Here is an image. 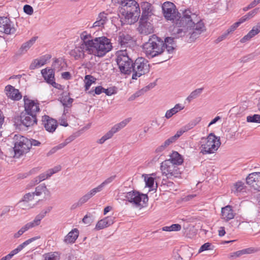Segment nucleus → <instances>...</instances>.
<instances>
[{
  "mask_svg": "<svg viewBox=\"0 0 260 260\" xmlns=\"http://www.w3.org/2000/svg\"><path fill=\"white\" fill-rule=\"evenodd\" d=\"M139 23L138 30L141 34L146 35L153 31V26L147 19L140 18Z\"/></svg>",
  "mask_w": 260,
  "mask_h": 260,
  "instance_id": "22",
  "label": "nucleus"
},
{
  "mask_svg": "<svg viewBox=\"0 0 260 260\" xmlns=\"http://www.w3.org/2000/svg\"><path fill=\"white\" fill-rule=\"evenodd\" d=\"M78 236V230L77 229H74L70 232L65 237L64 242L68 244L74 243Z\"/></svg>",
  "mask_w": 260,
  "mask_h": 260,
  "instance_id": "30",
  "label": "nucleus"
},
{
  "mask_svg": "<svg viewBox=\"0 0 260 260\" xmlns=\"http://www.w3.org/2000/svg\"><path fill=\"white\" fill-rule=\"evenodd\" d=\"M36 37H33L28 41L23 43L20 48L21 53H25L35 43L36 41Z\"/></svg>",
  "mask_w": 260,
  "mask_h": 260,
  "instance_id": "36",
  "label": "nucleus"
},
{
  "mask_svg": "<svg viewBox=\"0 0 260 260\" xmlns=\"http://www.w3.org/2000/svg\"><path fill=\"white\" fill-rule=\"evenodd\" d=\"M16 31L14 24L9 18L0 16V32L11 35L14 34Z\"/></svg>",
  "mask_w": 260,
  "mask_h": 260,
  "instance_id": "11",
  "label": "nucleus"
},
{
  "mask_svg": "<svg viewBox=\"0 0 260 260\" xmlns=\"http://www.w3.org/2000/svg\"><path fill=\"white\" fill-rule=\"evenodd\" d=\"M253 250L248 248L245 249H243L242 250L237 251L233 253H231L229 255V257L232 259H235L240 256L245 254V253H250L252 252Z\"/></svg>",
  "mask_w": 260,
  "mask_h": 260,
  "instance_id": "38",
  "label": "nucleus"
},
{
  "mask_svg": "<svg viewBox=\"0 0 260 260\" xmlns=\"http://www.w3.org/2000/svg\"><path fill=\"white\" fill-rule=\"evenodd\" d=\"M30 229V228L28 224L26 223L14 234V237L15 238H18L20 237L24 232L28 231Z\"/></svg>",
  "mask_w": 260,
  "mask_h": 260,
  "instance_id": "47",
  "label": "nucleus"
},
{
  "mask_svg": "<svg viewBox=\"0 0 260 260\" xmlns=\"http://www.w3.org/2000/svg\"><path fill=\"white\" fill-rule=\"evenodd\" d=\"M116 62L121 73L128 75L132 73L134 62L126 49L117 52Z\"/></svg>",
  "mask_w": 260,
  "mask_h": 260,
  "instance_id": "6",
  "label": "nucleus"
},
{
  "mask_svg": "<svg viewBox=\"0 0 260 260\" xmlns=\"http://www.w3.org/2000/svg\"><path fill=\"white\" fill-rule=\"evenodd\" d=\"M201 121V118L198 117L195 119L191 121L188 124L183 126L179 131H178L176 134L172 136L174 139L176 141L184 133L188 131L194 127L200 121Z\"/></svg>",
  "mask_w": 260,
  "mask_h": 260,
  "instance_id": "21",
  "label": "nucleus"
},
{
  "mask_svg": "<svg viewBox=\"0 0 260 260\" xmlns=\"http://www.w3.org/2000/svg\"><path fill=\"white\" fill-rule=\"evenodd\" d=\"M167 160H170L172 162L173 164L180 165L183 162V158L181 155L176 151H174L170 155V158Z\"/></svg>",
  "mask_w": 260,
  "mask_h": 260,
  "instance_id": "35",
  "label": "nucleus"
},
{
  "mask_svg": "<svg viewBox=\"0 0 260 260\" xmlns=\"http://www.w3.org/2000/svg\"><path fill=\"white\" fill-rule=\"evenodd\" d=\"M43 77L46 82L52 85V86L56 87V83L55 82L54 72L52 69H45L41 71Z\"/></svg>",
  "mask_w": 260,
  "mask_h": 260,
  "instance_id": "23",
  "label": "nucleus"
},
{
  "mask_svg": "<svg viewBox=\"0 0 260 260\" xmlns=\"http://www.w3.org/2000/svg\"><path fill=\"white\" fill-rule=\"evenodd\" d=\"M20 121L21 123L26 127L33 126L37 123L36 115L26 112L21 113L20 115Z\"/></svg>",
  "mask_w": 260,
  "mask_h": 260,
  "instance_id": "18",
  "label": "nucleus"
},
{
  "mask_svg": "<svg viewBox=\"0 0 260 260\" xmlns=\"http://www.w3.org/2000/svg\"><path fill=\"white\" fill-rule=\"evenodd\" d=\"M45 216V213L42 212L37 215L34 220L31 222L27 223L29 226L31 228H34L40 224L41 220Z\"/></svg>",
  "mask_w": 260,
  "mask_h": 260,
  "instance_id": "37",
  "label": "nucleus"
},
{
  "mask_svg": "<svg viewBox=\"0 0 260 260\" xmlns=\"http://www.w3.org/2000/svg\"><path fill=\"white\" fill-rule=\"evenodd\" d=\"M235 214L232 207L230 205H227L221 208V218L226 222L233 219Z\"/></svg>",
  "mask_w": 260,
  "mask_h": 260,
  "instance_id": "24",
  "label": "nucleus"
},
{
  "mask_svg": "<svg viewBox=\"0 0 260 260\" xmlns=\"http://www.w3.org/2000/svg\"><path fill=\"white\" fill-rule=\"evenodd\" d=\"M14 147L13 148L15 156L19 157L21 155L29 150V139L21 135H15L14 138Z\"/></svg>",
  "mask_w": 260,
  "mask_h": 260,
  "instance_id": "8",
  "label": "nucleus"
},
{
  "mask_svg": "<svg viewBox=\"0 0 260 260\" xmlns=\"http://www.w3.org/2000/svg\"><path fill=\"white\" fill-rule=\"evenodd\" d=\"M201 121V118L198 117L195 119L191 121L188 124L183 126L179 131H178L176 134L172 136L174 139L176 141L184 133L188 131L194 127L200 121Z\"/></svg>",
  "mask_w": 260,
  "mask_h": 260,
  "instance_id": "20",
  "label": "nucleus"
},
{
  "mask_svg": "<svg viewBox=\"0 0 260 260\" xmlns=\"http://www.w3.org/2000/svg\"><path fill=\"white\" fill-rule=\"evenodd\" d=\"M34 193L35 196H40L42 193L49 194L50 192L45 184H42L36 187L35 191Z\"/></svg>",
  "mask_w": 260,
  "mask_h": 260,
  "instance_id": "39",
  "label": "nucleus"
},
{
  "mask_svg": "<svg viewBox=\"0 0 260 260\" xmlns=\"http://www.w3.org/2000/svg\"><path fill=\"white\" fill-rule=\"evenodd\" d=\"M117 41L121 48H130L131 45L133 44L132 37L125 32H120L119 33Z\"/></svg>",
  "mask_w": 260,
  "mask_h": 260,
  "instance_id": "17",
  "label": "nucleus"
},
{
  "mask_svg": "<svg viewBox=\"0 0 260 260\" xmlns=\"http://www.w3.org/2000/svg\"><path fill=\"white\" fill-rule=\"evenodd\" d=\"M247 184L254 186V183L258 187V190L260 191V172H254L252 173L247 177L246 178Z\"/></svg>",
  "mask_w": 260,
  "mask_h": 260,
  "instance_id": "27",
  "label": "nucleus"
},
{
  "mask_svg": "<svg viewBox=\"0 0 260 260\" xmlns=\"http://www.w3.org/2000/svg\"><path fill=\"white\" fill-rule=\"evenodd\" d=\"M142 13L140 18L148 19L149 17L153 15V7L152 5L147 2H143L141 4Z\"/></svg>",
  "mask_w": 260,
  "mask_h": 260,
  "instance_id": "25",
  "label": "nucleus"
},
{
  "mask_svg": "<svg viewBox=\"0 0 260 260\" xmlns=\"http://www.w3.org/2000/svg\"><path fill=\"white\" fill-rule=\"evenodd\" d=\"M50 58L51 56L50 55L46 54L41 56L39 58L33 60L29 66V69L34 70L36 68H40L46 64Z\"/></svg>",
  "mask_w": 260,
  "mask_h": 260,
  "instance_id": "26",
  "label": "nucleus"
},
{
  "mask_svg": "<svg viewBox=\"0 0 260 260\" xmlns=\"http://www.w3.org/2000/svg\"><path fill=\"white\" fill-rule=\"evenodd\" d=\"M114 218L111 216H107L99 220L96 224L95 229L100 230L107 228L114 223Z\"/></svg>",
  "mask_w": 260,
  "mask_h": 260,
  "instance_id": "28",
  "label": "nucleus"
},
{
  "mask_svg": "<svg viewBox=\"0 0 260 260\" xmlns=\"http://www.w3.org/2000/svg\"><path fill=\"white\" fill-rule=\"evenodd\" d=\"M242 23L240 22V21L239 20V21L235 23H234L231 26V27L227 29L226 31L227 32V34L229 35L234 31L239 26L240 24Z\"/></svg>",
  "mask_w": 260,
  "mask_h": 260,
  "instance_id": "55",
  "label": "nucleus"
},
{
  "mask_svg": "<svg viewBox=\"0 0 260 260\" xmlns=\"http://www.w3.org/2000/svg\"><path fill=\"white\" fill-rule=\"evenodd\" d=\"M195 14H191L189 11L185 10L183 14V16L178 19L175 20V22L176 26L180 28H178L176 30V34L178 37L184 36L187 32L188 28L190 29L194 25V18H196Z\"/></svg>",
  "mask_w": 260,
  "mask_h": 260,
  "instance_id": "4",
  "label": "nucleus"
},
{
  "mask_svg": "<svg viewBox=\"0 0 260 260\" xmlns=\"http://www.w3.org/2000/svg\"><path fill=\"white\" fill-rule=\"evenodd\" d=\"M149 71L150 65L148 61L143 57H138L135 60L133 65L132 79L137 80L138 78L148 73Z\"/></svg>",
  "mask_w": 260,
  "mask_h": 260,
  "instance_id": "7",
  "label": "nucleus"
},
{
  "mask_svg": "<svg viewBox=\"0 0 260 260\" xmlns=\"http://www.w3.org/2000/svg\"><path fill=\"white\" fill-rule=\"evenodd\" d=\"M24 112L36 115L37 112H39V104L34 101L29 100L26 96H24Z\"/></svg>",
  "mask_w": 260,
  "mask_h": 260,
  "instance_id": "14",
  "label": "nucleus"
},
{
  "mask_svg": "<svg viewBox=\"0 0 260 260\" xmlns=\"http://www.w3.org/2000/svg\"><path fill=\"white\" fill-rule=\"evenodd\" d=\"M189 34L190 35V40L191 41H194L201 34L199 31H197L194 30H193V31L191 32H189Z\"/></svg>",
  "mask_w": 260,
  "mask_h": 260,
  "instance_id": "57",
  "label": "nucleus"
},
{
  "mask_svg": "<svg viewBox=\"0 0 260 260\" xmlns=\"http://www.w3.org/2000/svg\"><path fill=\"white\" fill-rule=\"evenodd\" d=\"M184 108V107L180 104H177L175 105V106L173 108L167 111L165 114V117L167 119L170 118L174 115H175L178 112L180 111L181 110H183Z\"/></svg>",
  "mask_w": 260,
  "mask_h": 260,
  "instance_id": "33",
  "label": "nucleus"
},
{
  "mask_svg": "<svg viewBox=\"0 0 260 260\" xmlns=\"http://www.w3.org/2000/svg\"><path fill=\"white\" fill-rule=\"evenodd\" d=\"M96 79L91 75H86L85 77V90L89 89L92 83H94Z\"/></svg>",
  "mask_w": 260,
  "mask_h": 260,
  "instance_id": "42",
  "label": "nucleus"
},
{
  "mask_svg": "<svg viewBox=\"0 0 260 260\" xmlns=\"http://www.w3.org/2000/svg\"><path fill=\"white\" fill-rule=\"evenodd\" d=\"M75 136H71L70 137H69V138L66 139L63 143H60V144L61 145V146H62V147L63 148L67 144H68L70 142H72L75 139Z\"/></svg>",
  "mask_w": 260,
  "mask_h": 260,
  "instance_id": "61",
  "label": "nucleus"
},
{
  "mask_svg": "<svg viewBox=\"0 0 260 260\" xmlns=\"http://www.w3.org/2000/svg\"><path fill=\"white\" fill-rule=\"evenodd\" d=\"M203 90V88H198L192 91L189 95L186 98L188 102H190L192 100L196 99L202 93Z\"/></svg>",
  "mask_w": 260,
  "mask_h": 260,
  "instance_id": "41",
  "label": "nucleus"
},
{
  "mask_svg": "<svg viewBox=\"0 0 260 260\" xmlns=\"http://www.w3.org/2000/svg\"><path fill=\"white\" fill-rule=\"evenodd\" d=\"M85 53L91 54L90 48L86 47V45L80 44L70 51V55L76 60L83 59L85 56Z\"/></svg>",
  "mask_w": 260,
  "mask_h": 260,
  "instance_id": "13",
  "label": "nucleus"
},
{
  "mask_svg": "<svg viewBox=\"0 0 260 260\" xmlns=\"http://www.w3.org/2000/svg\"><path fill=\"white\" fill-rule=\"evenodd\" d=\"M142 177H144V180L145 182L146 186L149 188H152L154 184V178L151 177H148L147 175L145 174H143Z\"/></svg>",
  "mask_w": 260,
  "mask_h": 260,
  "instance_id": "46",
  "label": "nucleus"
},
{
  "mask_svg": "<svg viewBox=\"0 0 260 260\" xmlns=\"http://www.w3.org/2000/svg\"><path fill=\"white\" fill-rule=\"evenodd\" d=\"M176 141V140L174 139L173 137H171L167 140H166L164 143H163L164 145L167 148L168 146H169L171 144L174 143Z\"/></svg>",
  "mask_w": 260,
  "mask_h": 260,
  "instance_id": "63",
  "label": "nucleus"
},
{
  "mask_svg": "<svg viewBox=\"0 0 260 260\" xmlns=\"http://www.w3.org/2000/svg\"><path fill=\"white\" fill-rule=\"evenodd\" d=\"M92 196L90 194L89 192H88L87 193L83 196L82 197H81L79 200V201L82 205L83 204L87 202Z\"/></svg>",
  "mask_w": 260,
  "mask_h": 260,
  "instance_id": "53",
  "label": "nucleus"
},
{
  "mask_svg": "<svg viewBox=\"0 0 260 260\" xmlns=\"http://www.w3.org/2000/svg\"><path fill=\"white\" fill-rule=\"evenodd\" d=\"M119 16L123 24H132L136 22L140 16V8L135 0H118Z\"/></svg>",
  "mask_w": 260,
  "mask_h": 260,
  "instance_id": "2",
  "label": "nucleus"
},
{
  "mask_svg": "<svg viewBox=\"0 0 260 260\" xmlns=\"http://www.w3.org/2000/svg\"><path fill=\"white\" fill-rule=\"evenodd\" d=\"M221 144L220 138L211 133L206 138H202L200 147V152L203 154L214 153Z\"/></svg>",
  "mask_w": 260,
  "mask_h": 260,
  "instance_id": "5",
  "label": "nucleus"
},
{
  "mask_svg": "<svg viewBox=\"0 0 260 260\" xmlns=\"http://www.w3.org/2000/svg\"><path fill=\"white\" fill-rule=\"evenodd\" d=\"M45 260H59V256L57 252H50L44 255Z\"/></svg>",
  "mask_w": 260,
  "mask_h": 260,
  "instance_id": "48",
  "label": "nucleus"
},
{
  "mask_svg": "<svg viewBox=\"0 0 260 260\" xmlns=\"http://www.w3.org/2000/svg\"><path fill=\"white\" fill-rule=\"evenodd\" d=\"M125 198L128 202L133 203L137 206L140 205L141 201H143L144 203H146L148 201L147 195L140 193L136 191L127 192L125 196Z\"/></svg>",
  "mask_w": 260,
  "mask_h": 260,
  "instance_id": "12",
  "label": "nucleus"
},
{
  "mask_svg": "<svg viewBox=\"0 0 260 260\" xmlns=\"http://www.w3.org/2000/svg\"><path fill=\"white\" fill-rule=\"evenodd\" d=\"M42 123L45 129L49 133H53L58 126L57 121L48 115L42 116Z\"/></svg>",
  "mask_w": 260,
  "mask_h": 260,
  "instance_id": "15",
  "label": "nucleus"
},
{
  "mask_svg": "<svg viewBox=\"0 0 260 260\" xmlns=\"http://www.w3.org/2000/svg\"><path fill=\"white\" fill-rule=\"evenodd\" d=\"M63 148L60 144L52 148L48 152V155L52 154L56 152L57 150Z\"/></svg>",
  "mask_w": 260,
  "mask_h": 260,
  "instance_id": "62",
  "label": "nucleus"
},
{
  "mask_svg": "<svg viewBox=\"0 0 260 260\" xmlns=\"http://www.w3.org/2000/svg\"><path fill=\"white\" fill-rule=\"evenodd\" d=\"M108 21L107 14L105 12L100 13L97 18L96 21L93 23V27H102Z\"/></svg>",
  "mask_w": 260,
  "mask_h": 260,
  "instance_id": "32",
  "label": "nucleus"
},
{
  "mask_svg": "<svg viewBox=\"0 0 260 260\" xmlns=\"http://www.w3.org/2000/svg\"><path fill=\"white\" fill-rule=\"evenodd\" d=\"M175 47L176 44L173 38L167 37L163 41L155 35L150 36L148 41L143 45V51L148 58H153L162 54L166 49L168 55L161 62L172 57L171 54L174 52Z\"/></svg>",
  "mask_w": 260,
  "mask_h": 260,
  "instance_id": "1",
  "label": "nucleus"
},
{
  "mask_svg": "<svg viewBox=\"0 0 260 260\" xmlns=\"http://www.w3.org/2000/svg\"><path fill=\"white\" fill-rule=\"evenodd\" d=\"M38 177L39 178V179L40 180V181L41 182L51 177V175L50 173H49V171L48 170L46 171V172L41 174Z\"/></svg>",
  "mask_w": 260,
  "mask_h": 260,
  "instance_id": "58",
  "label": "nucleus"
},
{
  "mask_svg": "<svg viewBox=\"0 0 260 260\" xmlns=\"http://www.w3.org/2000/svg\"><path fill=\"white\" fill-rule=\"evenodd\" d=\"M211 244L210 243H206L202 245L199 250V253H201L204 251L210 249Z\"/></svg>",
  "mask_w": 260,
  "mask_h": 260,
  "instance_id": "59",
  "label": "nucleus"
},
{
  "mask_svg": "<svg viewBox=\"0 0 260 260\" xmlns=\"http://www.w3.org/2000/svg\"><path fill=\"white\" fill-rule=\"evenodd\" d=\"M178 165L174 164L170 160H165L160 166V170L163 175H165L168 178L172 177H177L180 174L181 171L178 168Z\"/></svg>",
  "mask_w": 260,
  "mask_h": 260,
  "instance_id": "10",
  "label": "nucleus"
},
{
  "mask_svg": "<svg viewBox=\"0 0 260 260\" xmlns=\"http://www.w3.org/2000/svg\"><path fill=\"white\" fill-rule=\"evenodd\" d=\"M104 188V187L103 186V185L102 184V183L99 185V186H98L94 188H93L92 189H91L90 191H89V193H90V194L93 197L94 195H95L96 193L98 192H99L100 191H101L103 188Z\"/></svg>",
  "mask_w": 260,
  "mask_h": 260,
  "instance_id": "52",
  "label": "nucleus"
},
{
  "mask_svg": "<svg viewBox=\"0 0 260 260\" xmlns=\"http://www.w3.org/2000/svg\"><path fill=\"white\" fill-rule=\"evenodd\" d=\"M82 40V45H86V47L91 48L94 42V38L90 34H88L86 31L82 32L80 35Z\"/></svg>",
  "mask_w": 260,
  "mask_h": 260,
  "instance_id": "29",
  "label": "nucleus"
},
{
  "mask_svg": "<svg viewBox=\"0 0 260 260\" xmlns=\"http://www.w3.org/2000/svg\"><path fill=\"white\" fill-rule=\"evenodd\" d=\"M112 49L110 40L106 37L94 38V42L90 48L91 54L101 57Z\"/></svg>",
  "mask_w": 260,
  "mask_h": 260,
  "instance_id": "3",
  "label": "nucleus"
},
{
  "mask_svg": "<svg viewBox=\"0 0 260 260\" xmlns=\"http://www.w3.org/2000/svg\"><path fill=\"white\" fill-rule=\"evenodd\" d=\"M244 183L242 181H238L234 184L232 190L234 193H238L241 192L244 189Z\"/></svg>",
  "mask_w": 260,
  "mask_h": 260,
  "instance_id": "45",
  "label": "nucleus"
},
{
  "mask_svg": "<svg viewBox=\"0 0 260 260\" xmlns=\"http://www.w3.org/2000/svg\"><path fill=\"white\" fill-rule=\"evenodd\" d=\"M5 92L7 97L13 101H19L22 98V95L19 90L11 85L5 87Z\"/></svg>",
  "mask_w": 260,
  "mask_h": 260,
  "instance_id": "19",
  "label": "nucleus"
},
{
  "mask_svg": "<svg viewBox=\"0 0 260 260\" xmlns=\"http://www.w3.org/2000/svg\"><path fill=\"white\" fill-rule=\"evenodd\" d=\"M258 12V9H255L249 12L247 14L241 17L239 20L242 23L247 20L253 17Z\"/></svg>",
  "mask_w": 260,
  "mask_h": 260,
  "instance_id": "43",
  "label": "nucleus"
},
{
  "mask_svg": "<svg viewBox=\"0 0 260 260\" xmlns=\"http://www.w3.org/2000/svg\"><path fill=\"white\" fill-rule=\"evenodd\" d=\"M260 32V22L258 23L255 26H253L252 29L248 33L252 38L258 34Z\"/></svg>",
  "mask_w": 260,
  "mask_h": 260,
  "instance_id": "50",
  "label": "nucleus"
},
{
  "mask_svg": "<svg viewBox=\"0 0 260 260\" xmlns=\"http://www.w3.org/2000/svg\"><path fill=\"white\" fill-rule=\"evenodd\" d=\"M116 175H112V176L108 177V178H107L104 181H103L102 183V184L105 187L106 185H107L109 184L112 182L114 180V179L116 178Z\"/></svg>",
  "mask_w": 260,
  "mask_h": 260,
  "instance_id": "54",
  "label": "nucleus"
},
{
  "mask_svg": "<svg viewBox=\"0 0 260 260\" xmlns=\"http://www.w3.org/2000/svg\"><path fill=\"white\" fill-rule=\"evenodd\" d=\"M193 30L199 31L201 34L205 30V25L202 21H198L197 23L194 21V25H193Z\"/></svg>",
  "mask_w": 260,
  "mask_h": 260,
  "instance_id": "44",
  "label": "nucleus"
},
{
  "mask_svg": "<svg viewBox=\"0 0 260 260\" xmlns=\"http://www.w3.org/2000/svg\"><path fill=\"white\" fill-rule=\"evenodd\" d=\"M162 10L164 16L167 20L175 22V20L180 18V14L175 5L172 2H165L162 5Z\"/></svg>",
  "mask_w": 260,
  "mask_h": 260,
  "instance_id": "9",
  "label": "nucleus"
},
{
  "mask_svg": "<svg viewBox=\"0 0 260 260\" xmlns=\"http://www.w3.org/2000/svg\"><path fill=\"white\" fill-rule=\"evenodd\" d=\"M73 99L70 97L69 93L63 92L60 97V102L63 106L72 107Z\"/></svg>",
  "mask_w": 260,
  "mask_h": 260,
  "instance_id": "31",
  "label": "nucleus"
},
{
  "mask_svg": "<svg viewBox=\"0 0 260 260\" xmlns=\"http://www.w3.org/2000/svg\"><path fill=\"white\" fill-rule=\"evenodd\" d=\"M93 219L91 216L86 215L82 219V221L85 224H90L92 222Z\"/></svg>",
  "mask_w": 260,
  "mask_h": 260,
  "instance_id": "60",
  "label": "nucleus"
},
{
  "mask_svg": "<svg viewBox=\"0 0 260 260\" xmlns=\"http://www.w3.org/2000/svg\"><path fill=\"white\" fill-rule=\"evenodd\" d=\"M255 55L254 53H251L247 55L242 57L240 60L241 62L245 63L249 61L253 60L255 57Z\"/></svg>",
  "mask_w": 260,
  "mask_h": 260,
  "instance_id": "51",
  "label": "nucleus"
},
{
  "mask_svg": "<svg viewBox=\"0 0 260 260\" xmlns=\"http://www.w3.org/2000/svg\"><path fill=\"white\" fill-rule=\"evenodd\" d=\"M23 11L26 14L28 15H32L34 12L32 7L28 5H24L23 7Z\"/></svg>",
  "mask_w": 260,
  "mask_h": 260,
  "instance_id": "56",
  "label": "nucleus"
},
{
  "mask_svg": "<svg viewBox=\"0 0 260 260\" xmlns=\"http://www.w3.org/2000/svg\"><path fill=\"white\" fill-rule=\"evenodd\" d=\"M40 238V236L34 237L33 238H30L22 244H20L16 248L10 252L9 254L3 257L0 260H10L12 257L17 253H18L19 251H20L23 248L28 245L29 244L31 243L32 242L39 239Z\"/></svg>",
  "mask_w": 260,
  "mask_h": 260,
  "instance_id": "16",
  "label": "nucleus"
},
{
  "mask_svg": "<svg viewBox=\"0 0 260 260\" xmlns=\"http://www.w3.org/2000/svg\"><path fill=\"white\" fill-rule=\"evenodd\" d=\"M131 120V118H127L126 119H125L123 121H121L120 122L114 125L112 128L114 130V131L117 133V132L119 131L121 129L124 127L129 122V121Z\"/></svg>",
  "mask_w": 260,
  "mask_h": 260,
  "instance_id": "40",
  "label": "nucleus"
},
{
  "mask_svg": "<svg viewBox=\"0 0 260 260\" xmlns=\"http://www.w3.org/2000/svg\"><path fill=\"white\" fill-rule=\"evenodd\" d=\"M247 121L260 123V115L254 114L247 117Z\"/></svg>",
  "mask_w": 260,
  "mask_h": 260,
  "instance_id": "49",
  "label": "nucleus"
},
{
  "mask_svg": "<svg viewBox=\"0 0 260 260\" xmlns=\"http://www.w3.org/2000/svg\"><path fill=\"white\" fill-rule=\"evenodd\" d=\"M115 133H116V132L112 127L111 129L104 136V137L106 138L107 140H108L111 138Z\"/></svg>",
  "mask_w": 260,
  "mask_h": 260,
  "instance_id": "64",
  "label": "nucleus"
},
{
  "mask_svg": "<svg viewBox=\"0 0 260 260\" xmlns=\"http://www.w3.org/2000/svg\"><path fill=\"white\" fill-rule=\"evenodd\" d=\"M35 196V194L34 193V192L27 193L23 196L22 200L19 202L20 203H23V205L25 207V208L22 207L23 209H29V208H31L30 206L26 205V203L29 202V201L33 200L34 199Z\"/></svg>",
  "mask_w": 260,
  "mask_h": 260,
  "instance_id": "34",
  "label": "nucleus"
}]
</instances>
